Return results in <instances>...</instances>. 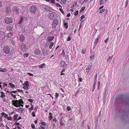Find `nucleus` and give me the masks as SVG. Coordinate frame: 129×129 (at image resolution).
I'll return each instance as SVG.
<instances>
[{
  "label": "nucleus",
  "mask_w": 129,
  "mask_h": 129,
  "mask_svg": "<svg viewBox=\"0 0 129 129\" xmlns=\"http://www.w3.org/2000/svg\"><path fill=\"white\" fill-rule=\"evenodd\" d=\"M67 0H61L60 3L62 4H65L67 3Z\"/></svg>",
  "instance_id": "obj_12"
},
{
  "label": "nucleus",
  "mask_w": 129,
  "mask_h": 129,
  "mask_svg": "<svg viewBox=\"0 0 129 129\" xmlns=\"http://www.w3.org/2000/svg\"><path fill=\"white\" fill-rule=\"evenodd\" d=\"M11 11V9L9 8H6V11L8 13H9Z\"/></svg>",
  "instance_id": "obj_20"
},
{
  "label": "nucleus",
  "mask_w": 129,
  "mask_h": 129,
  "mask_svg": "<svg viewBox=\"0 0 129 129\" xmlns=\"http://www.w3.org/2000/svg\"><path fill=\"white\" fill-rule=\"evenodd\" d=\"M17 92V91H11L10 92V93H16Z\"/></svg>",
  "instance_id": "obj_54"
},
{
  "label": "nucleus",
  "mask_w": 129,
  "mask_h": 129,
  "mask_svg": "<svg viewBox=\"0 0 129 129\" xmlns=\"http://www.w3.org/2000/svg\"><path fill=\"white\" fill-rule=\"evenodd\" d=\"M27 100L29 101L31 103H33L34 100H32L31 99H28Z\"/></svg>",
  "instance_id": "obj_38"
},
{
  "label": "nucleus",
  "mask_w": 129,
  "mask_h": 129,
  "mask_svg": "<svg viewBox=\"0 0 129 129\" xmlns=\"http://www.w3.org/2000/svg\"><path fill=\"white\" fill-rule=\"evenodd\" d=\"M86 52V49L85 48H84L82 49L81 51L82 53L83 54H84Z\"/></svg>",
  "instance_id": "obj_29"
},
{
  "label": "nucleus",
  "mask_w": 129,
  "mask_h": 129,
  "mask_svg": "<svg viewBox=\"0 0 129 129\" xmlns=\"http://www.w3.org/2000/svg\"><path fill=\"white\" fill-rule=\"evenodd\" d=\"M33 109H34L33 106V105H32L31 106V108H29L28 109H29V111H31L32 110H33Z\"/></svg>",
  "instance_id": "obj_32"
},
{
  "label": "nucleus",
  "mask_w": 129,
  "mask_h": 129,
  "mask_svg": "<svg viewBox=\"0 0 129 129\" xmlns=\"http://www.w3.org/2000/svg\"><path fill=\"white\" fill-rule=\"evenodd\" d=\"M5 113L4 112H2L1 113V115L2 116H3L4 115H5Z\"/></svg>",
  "instance_id": "obj_64"
},
{
  "label": "nucleus",
  "mask_w": 129,
  "mask_h": 129,
  "mask_svg": "<svg viewBox=\"0 0 129 129\" xmlns=\"http://www.w3.org/2000/svg\"><path fill=\"white\" fill-rule=\"evenodd\" d=\"M13 35V33H9L8 34V37H11Z\"/></svg>",
  "instance_id": "obj_26"
},
{
  "label": "nucleus",
  "mask_w": 129,
  "mask_h": 129,
  "mask_svg": "<svg viewBox=\"0 0 129 129\" xmlns=\"http://www.w3.org/2000/svg\"><path fill=\"white\" fill-rule=\"evenodd\" d=\"M104 11L105 10H104V9H102L100 10V13H102L104 12Z\"/></svg>",
  "instance_id": "obj_49"
},
{
  "label": "nucleus",
  "mask_w": 129,
  "mask_h": 129,
  "mask_svg": "<svg viewBox=\"0 0 129 129\" xmlns=\"http://www.w3.org/2000/svg\"><path fill=\"white\" fill-rule=\"evenodd\" d=\"M95 85H94L92 86V91H93L94 90L95 88Z\"/></svg>",
  "instance_id": "obj_53"
},
{
  "label": "nucleus",
  "mask_w": 129,
  "mask_h": 129,
  "mask_svg": "<svg viewBox=\"0 0 129 129\" xmlns=\"http://www.w3.org/2000/svg\"><path fill=\"white\" fill-rule=\"evenodd\" d=\"M85 7H82L81 9L80 12H82L85 9Z\"/></svg>",
  "instance_id": "obj_28"
},
{
  "label": "nucleus",
  "mask_w": 129,
  "mask_h": 129,
  "mask_svg": "<svg viewBox=\"0 0 129 129\" xmlns=\"http://www.w3.org/2000/svg\"><path fill=\"white\" fill-rule=\"evenodd\" d=\"M10 86L13 88H15V86L14 85L13 83H9Z\"/></svg>",
  "instance_id": "obj_19"
},
{
  "label": "nucleus",
  "mask_w": 129,
  "mask_h": 129,
  "mask_svg": "<svg viewBox=\"0 0 129 129\" xmlns=\"http://www.w3.org/2000/svg\"><path fill=\"white\" fill-rule=\"evenodd\" d=\"M12 102L13 103L12 105L16 107H20L19 104V100H14L12 101Z\"/></svg>",
  "instance_id": "obj_3"
},
{
  "label": "nucleus",
  "mask_w": 129,
  "mask_h": 129,
  "mask_svg": "<svg viewBox=\"0 0 129 129\" xmlns=\"http://www.w3.org/2000/svg\"><path fill=\"white\" fill-rule=\"evenodd\" d=\"M44 65H45V64L43 63L41 64L39 66V67H40V68H42L44 67Z\"/></svg>",
  "instance_id": "obj_31"
},
{
  "label": "nucleus",
  "mask_w": 129,
  "mask_h": 129,
  "mask_svg": "<svg viewBox=\"0 0 129 129\" xmlns=\"http://www.w3.org/2000/svg\"><path fill=\"white\" fill-rule=\"evenodd\" d=\"M28 53H25L24 55V56L25 57H27L28 56Z\"/></svg>",
  "instance_id": "obj_55"
},
{
  "label": "nucleus",
  "mask_w": 129,
  "mask_h": 129,
  "mask_svg": "<svg viewBox=\"0 0 129 129\" xmlns=\"http://www.w3.org/2000/svg\"><path fill=\"white\" fill-rule=\"evenodd\" d=\"M53 38L52 37H49L47 38L48 41L49 42H50L53 40Z\"/></svg>",
  "instance_id": "obj_16"
},
{
  "label": "nucleus",
  "mask_w": 129,
  "mask_h": 129,
  "mask_svg": "<svg viewBox=\"0 0 129 129\" xmlns=\"http://www.w3.org/2000/svg\"><path fill=\"white\" fill-rule=\"evenodd\" d=\"M119 112H121L122 113L121 117L122 120L125 121L128 119L129 111L125 110L123 111L121 110V111H120Z\"/></svg>",
  "instance_id": "obj_1"
},
{
  "label": "nucleus",
  "mask_w": 129,
  "mask_h": 129,
  "mask_svg": "<svg viewBox=\"0 0 129 129\" xmlns=\"http://www.w3.org/2000/svg\"><path fill=\"white\" fill-rule=\"evenodd\" d=\"M12 119V117L11 116L8 117L7 119L9 120H11Z\"/></svg>",
  "instance_id": "obj_48"
},
{
  "label": "nucleus",
  "mask_w": 129,
  "mask_h": 129,
  "mask_svg": "<svg viewBox=\"0 0 129 129\" xmlns=\"http://www.w3.org/2000/svg\"><path fill=\"white\" fill-rule=\"evenodd\" d=\"M19 109H20V110H21L20 111H21V113L23 112L24 111L23 109L22 108H18V110H19Z\"/></svg>",
  "instance_id": "obj_36"
},
{
  "label": "nucleus",
  "mask_w": 129,
  "mask_h": 129,
  "mask_svg": "<svg viewBox=\"0 0 129 129\" xmlns=\"http://www.w3.org/2000/svg\"><path fill=\"white\" fill-rule=\"evenodd\" d=\"M109 39V38H108L106 40H105V42L106 43H107V42Z\"/></svg>",
  "instance_id": "obj_45"
},
{
  "label": "nucleus",
  "mask_w": 129,
  "mask_h": 129,
  "mask_svg": "<svg viewBox=\"0 0 129 129\" xmlns=\"http://www.w3.org/2000/svg\"><path fill=\"white\" fill-rule=\"evenodd\" d=\"M21 119V117L20 116L19 118L17 119V121H16V122H17V121L19 120L20 119Z\"/></svg>",
  "instance_id": "obj_60"
},
{
  "label": "nucleus",
  "mask_w": 129,
  "mask_h": 129,
  "mask_svg": "<svg viewBox=\"0 0 129 129\" xmlns=\"http://www.w3.org/2000/svg\"><path fill=\"white\" fill-rule=\"evenodd\" d=\"M5 22L7 24H9L12 23L13 22L12 19L10 18L7 17L5 19Z\"/></svg>",
  "instance_id": "obj_6"
},
{
  "label": "nucleus",
  "mask_w": 129,
  "mask_h": 129,
  "mask_svg": "<svg viewBox=\"0 0 129 129\" xmlns=\"http://www.w3.org/2000/svg\"><path fill=\"white\" fill-rule=\"evenodd\" d=\"M71 39V38L70 37H68V39L67 40V41H69Z\"/></svg>",
  "instance_id": "obj_61"
},
{
  "label": "nucleus",
  "mask_w": 129,
  "mask_h": 129,
  "mask_svg": "<svg viewBox=\"0 0 129 129\" xmlns=\"http://www.w3.org/2000/svg\"><path fill=\"white\" fill-rule=\"evenodd\" d=\"M58 22L57 19L54 20L52 22V27L54 28H55L58 25Z\"/></svg>",
  "instance_id": "obj_5"
},
{
  "label": "nucleus",
  "mask_w": 129,
  "mask_h": 129,
  "mask_svg": "<svg viewBox=\"0 0 129 129\" xmlns=\"http://www.w3.org/2000/svg\"><path fill=\"white\" fill-rule=\"evenodd\" d=\"M28 83L29 82L28 81H25L24 82V84L25 85H28Z\"/></svg>",
  "instance_id": "obj_37"
},
{
  "label": "nucleus",
  "mask_w": 129,
  "mask_h": 129,
  "mask_svg": "<svg viewBox=\"0 0 129 129\" xmlns=\"http://www.w3.org/2000/svg\"><path fill=\"white\" fill-rule=\"evenodd\" d=\"M41 123V124L45 126H46V123L44 122H42Z\"/></svg>",
  "instance_id": "obj_42"
},
{
  "label": "nucleus",
  "mask_w": 129,
  "mask_h": 129,
  "mask_svg": "<svg viewBox=\"0 0 129 129\" xmlns=\"http://www.w3.org/2000/svg\"><path fill=\"white\" fill-rule=\"evenodd\" d=\"M7 30L10 31H11L12 30V28L10 27H7Z\"/></svg>",
  "instance_id": "obj_23"
},
{
  "label": "nucleus",
  "mask_w": 129,
  "mask_h": 129,
  "mask_svg": "<svg viewBox=\"0 0 129 129\" xmlns=\"http://www.w3.org/2000/svg\"><path fill=\"white\" fill-rule=\"evenodd\" d=\"M54 45V43L53 42H51L50 43V44L49 45V48L50 49H51L53 46Z\"/></svg>",
  "instance_id": "obj_18"
},
{
  "label": "nucleus",
  "mask_w": 129,
  "mask_h": 129,
  "mask_svg": "<svg viewBox=\"0 0 129 129\" xmlns=\"http://www.w3.org/2000/svg\"><path fill=\"white\" fill-rule=\"evenodd\" d=\"M64 26L66 29H67L68 28V25L67 23H64Z\"/></svg>",
  "instance_id": "obj_24"
},
{
  "label": "nucleus",
  "mask_w": 129,
  "mask_h": 129,
  "mask_svg": "<svg viewBox=\"0 0 129 129\" xmlns=\"http://www.w3.org/2000/svg\"><path fill=\"white\" fill-rule=\"evenodd\" d=\"M79 81L80 82H81L82 81L83 79L82 78H79Z\"/></svg>",
  "instance_id": "obj_57"
},
{
  "label": "nucleus",
  "mask_w": 129,
  "mask_h": 129,
  "mask_svg": "<svg viewBox=\"0 0 129 129\" xmlns=\"http://www.w3.org/2000/svg\"><path fill=\"white\" fill-rule=\"evenodd\" d=\"M44 9L46 10L49 11L50 12L52 11V9H51L49 7H47V6H46L44 7Z\"/></svg>",
  "instance_id": "obj_11"
},
{
  "label": "nucleus",
  "mask_w": 129,
  "mask_h": 129,
  "mask_svg": "<svg viewBox=\"0 0 129 129\" xmlns=\"http://www.w3.org/2000/svg\"><path fill=\"white\" fill-rule=\"evenodd\" d=\"M13 10L14 11H16L17 12L18 11V9H17V7H16V6H14L13 8Z\"/></svg>",
  "instance_id": "obj_25"
},
{
  "label": "nucleus",
  "mask_w": 129,
  "mask_h": 129,
  "mask_svg": "<svg viewBox=\"0 0 129 129\" xmlns=\"http://www.w3.org/2000/svg\"><path fill=\"white\" fill-rule=\"evenodd\" d=\"M56 14L54 13H52L50 14V18L51 19H54L56 17Z\"/></svg>",
  "instance_id": "obj_7"
},
{
  "label": "nucleus",
  "mask_w": 129,
  "mask_h": 129,
  "mask_svg": "<svg viewBox=\"0 0 129 129\" xmlns=\"http://www.w3.org/2000/svg\"><path fill=\"white\" fill-rule=\"evenodd\" d=\"M7 71V70L6 69H2L0 68V72H6Z\"/></svg>",
  "instance_id": "obj_15"
},
{
  "label": "nucleus",
  "mask_w": 129,
  "mask_h": 129,
  "mask_svg": "<svg viewBox=\"0 0 129 129\" xmlns=\"http://www.w3.org/2000/svg\"><path fill=\"white\" fill-rule=\"evenodd\" d=\"M94 58V56H90V59L91 60H93Z\"/></svg>",
  "instance_id": "obj_40"
},
{
  "label": "nucleus",
  "mask_w": 129,
  "mask_h": 129,
  "mask_svg": "<svg viewBox=\"0 0 129 129\" xmlns=\"http://www.w3.org/2000/svg\"><path fill=\"white\" fill-rule=\"evenodd\" d=\"M50 2L52 4H54L55 3V0H51Z\"/></svg>",
  "instance_id": "obj_43"
},
{
  "label": "nucleus",
  "mask_w": 129,
  "mask_h": 129,
  "mask_svg": "<svg viewBox=\"0 0 129 129\" xmlns=\"http://www.w3.org/2000/svg\"><path fill=\"white\" fill-rule=\"evenodd\" d=\"M17 91L19 92H21L22 93H23V90H21L18 89L17 90Z\"/></svg>",
  "instance_id": "obj_39"
},
{
  "label": "nucleus",
  "mask_w": 129,
  "mask_h": 129,
  "mask_svg": "<svg viewBox=\"0 0 129 129\" xmlns=\"http://www.w3.org/2000/svg\"><path fill=\"white\" fill-rule=\"evenodd\" d=\"M29 85H24L23 87V88L25 90H27L29 89Z\"/></svg>",
  "instance_id": "obj_14"
},
{
  "label": "nucleus",
  "mask_w": 129,
  "mask_h": 129,
  "mask_svg": "<svg viewBox=\"0 0 129 129\" xmlns=\"http://www.w3.org/2000/svg\"><path fill=\"white\" fill-rule=\"evenodd\" d=\"M92 68V66L91 65H88L87 66V68L84 70L86 74L88 76L89 75H90L89 72L90 70Z\"/></svg>",
  "instance_id": "obj_2"
},
{
  "label": "nucleus",
  "mask_w": 129,
  "mask_h": 129,
  "mask_svg": "<svg viewBox=\"0 0 129 129\" xmlns=\"http://www.w3.org/2000/svg\"><path fill=\"white\" fill-rule=\"evenodd\" d=\"M18 116V114H15L14 115V116H13L14 118V120H15L17 119V117Z\"/></svg>",
  "instance_id": "obj_27"
},
{
  "label": "nucleus",
  "mask_w": 129,
  "mask_h": 129,
  "mask_svg": "<svg viewBox=\"0 0 129 129\" xmlns=\"http://www.w3.org/2000/svg\"><path fill=\"white\" fill-rule=\"evenodd\" d=\"M1 95L0 96V97L2 98L5 97L6 95H5L4 93L3 92L1 91Z\"/></svg>",
  "instance_id": "obj_13"
},
{
  "label": "nucleus",
  "mask_w": 129,
  "mask_h": 129,
  "mask_svg": "<svg viewBox=\"0 0 129 129\" xmlns=\"http://www.w3.org/2000/svg\"><path fill=\"white\" fill-rule=\"evenodd\" d=\"M67 109L68 111H70L71 110V108L70 107H68L67 108Z\"/></svg>",
  "instance_id": "obj_51"
},
{
  "label": "nucleus",
  "mask_w": 129,
  "mask_h": 129,
  "mask_svg": "<svg viewBox=\"0 0 129 129\" xmlns=\"http://www.w3.org/2000/svg\"><path fill=\"white\" fill-rule=\"evenodd\" d=\"M61 66L63 68H65L67 66V64L63 61H61L60 62Z\"/></svg>",
  "instance_id": "obj_9"
},
{
  "label": "nucleus",
  "mask_w": 129,
  "mask_h": 129,
  "mask_svg": "<svg viewBox=\"0 0 129 129\" xmlns=\"http://www.w3.org/2000/svg\"><path fill=\"white\" fill-rule=\"evenodd\" d=\"M19 40L21 42H23L25 40V37L23 35H21L19 36Z\"/></svg>",
  "instance_id": "obj_8"
},
{
  "label": "nucleus",
  "mask_w": 129,
  "mask_h": 129,
  "mask_svg": "<svg viewBox=\"0 0 129 129\" xmlns=\"http://www.w3.org/2000/svg\"><path fill=\"white\" fill-rule=\"evenodd\" d=\"M3 87H7V84L6 83H3Z\"/></svg>",
  "instance_id": "obj_41"
},
{
  "label": "nucleus",
  "mask_w": 129,
  "mask_h": 129,
  "mask_svg": "<svg viewBox=\"0 0 129 129\" xmlns=\"http://www.w3.org/2000/svg\"><path fill=\"white\" fill-rule=\"evenodd\" d=\"M11 95L12 96H13L14 98H16V95H14L13 94H11Z\"/></svg>",
  "instance_id": "obj_52"
},
{
  "label": "nucleus",
  "mask_w": 129,
  "mask_h": 129,
  "mask_svg": "<svg viewBox=\"0 0 129 129\" xmlns=\"http://www.w3.org/2000/svg\"><path fill=\"white\" fill-rule=\"evenodd\" d=\"M19 104L20 105L22 104H23L24 103V102L23 101H22V99H20L19 100Z\"/></svg>",
  "instance_id": "obj_21"
},
{
  "label": "nucleus",
  "mask_w": 129,
  "mask_h": 129,
  "mask_svg": "<svg viewBox=\"0 0 129 129\" xmlns=\"http://www.w3.org/2000/svg\"><path fill=\"white\" fill-rule=\"evenodd\" d=\"M49 120H51L52 118V116H50L49 117Z\"/></svg>",
  "instance_id": "obj_58"
},
{
  "label": "nucleus",
  "mask_w": 129,
  "mask_h": 129,
  "mask_svg": "<svg viewBox=\"0 0 129 129\" xmlns=\"http://www.w3.org/2000/svg\"><path fill=\"white\" fill-rule=\"evenodd\" d=\"M37 10V7L35 6H32L30 8V11L32 13H35Z\"/></svg>",
  "instance_id": "obj_4"
},
{
  "label": "nucleus",
  "mask_w": 129,
  "mask_h": 129,
  "mask_svg": "<svg viewBox=\"0 0 129 129\" xmlns=\"http://www.w3.org/2000/svg\"><path fill=\"white\" fill-rule=\"evenodd\" d=\"M55 5L57 7H60L62 8V7L60 5V4L58 3H57Z\"/></svg>",
  "instance_id": "obj_33"
},
{
  "label": "nucleus",
  "mask_w": 129,
  "mask_h": 129,
  "mask_svg": "<svg viewBox=\"0 0 129 129\" xmlns=\"http://www.w3.org/2000/svg\"><path fill=\"white\" fill-rule=\"evenodd\" d=\"M78 10H77V11H76L75 12L74 14V15L75 16H76L78 15Z\"/></svg>",
  "instance_id": "obj_35"
},
{
  "label": "nucleus",
  "mask_w": 129,
  "mask_h": 129,
  "mask_svg": "<svg viewBox=\"0 0 129 129\" xmlns=\"http://www.w3.org/2000/svg\"><path fill=\"white\" fill-rule=\"evenodd\" d=\"M32 115L34 117H35L36 116V115L35 114V113L34 112H33L32 113Z\"/></svg>",
  "instance_id": "obj_44"
},
{
  "label": "nucleus",
  "mask_w": 129,
  "mask_h": 129,
  "mask_svg": "<svg viewBox=\"0 0 129 129\" xmlns=\"http://www.w3.org/2000/svg\"><path fill=\"white\" fill-rule=\"evenodd\" d=\"M113 55H112L111 56H109V58L107 60V61L108 62L110 61L111 60L113 57Z\"/></svg>",
  "instance_id": "obj_22"
},
{
  "label": "nucleus",
  "mask_w": 129,
  "mask_h": 129,
  "mask_svg": "<svg viewBox=\"0 0 129 129\" xmlns=\"http://www.w3.org/2000/svg\"><path fill=\"white\" fill-rule=\"evenodd\" d=\"M58 96H59L58 94L57 93H56V95H55V96H56V98H57Z\"/></svg>",
  "instance_id": "obj_59"
},
{
  "label": "nucleus",
  "mask_w": 129,
  "mask_h": 129,
  "mask_svg": "<svg viewBox=\"0 0 129 129\" xmlns=\"http://www.w3.org/2000/svg\"><path fill=\"white\" fill-rule=\"evenodd\" d=\"M23 21V20L21 19V20L18 23V24H21L22 23V22Z\"/></svg>",
  "instance_id": "obj_56"
},
{
  "label": "nucleus",
  "mask_w": 129,
  "mask_h": 129,
  "mask_svg": "<svg viewBox=\"0 0 129 129\" xmlns=\"http://www.w3.org/2000/svg\"><path fill=\"white\" fill-rule=\"evenodd\" d=\"M4 50L6 54L9 53L10 51V48L8 47H6L4 48Z\"/></svg>",
  "instance_id": "obj_10"
},
{
  "label": "nucleus",
  "mask_w": 129,
  "mask_h": 129,
  "mask_svg": "<svg viewBox=\"0 0 129 129\" xmlns=\"http://www.w3.org/2000/svg\"><path fill=\"white\" fill-rule=\"evenodd\" d=\"M84 17L85 16L84 15H82L80 17V18L81 19V20L83 19L84 18Z\"/></svg>",
  "instance_id": "obj_46"
},
{
  "label": "nucleus",
  "mask_w": 129,
  "mask_h": 129,
  "mask_svg": "<svg viewBox=\"0 0 129 129\" xmlns=\"http://www.w3.org/2000/svg\"><path fill=\"white\" fill-rule=\"evenodd\" d=\"M31 127L33 129H35V126L34 124H32L31 125Z\"/></svg>",
  "instance_id": "obj_34"
},
{
  "label": "nucleus",
  "mask_w": 129,
  "mask_h": 129,
  "mask_svg": "<svg viewBox=\"0 0 129 129\" xmlns=\"http://www.w3.org/2000/svg\"><path fill=\"white\" fill-rule=\"evenodd\" d=\"M125 103H126V104H127L128 105H129V101H127V102H125Z\"/></svg>",
  "instance_id": "obj_63"
},
{
  "label": "nucleus",
  "mask_w": 129,
  "mask_h": 129,
  "mask_svg": "<svg viewBox=\"0 0 129 129\" xmlns=\"http://www.w3.org/2000/svg\"><path fill=\"white\" fill-rule=\"evenodd\" d=\"M65 54V52H64V50H63L62 51V53H61V55H62L63 56H64Z\"/></svg>",
  "instance_id": "obj_47"
},
{
  "label": "nucleus",
  "mask_w": 129,
  "mask_h": 129,
  "mask_svg": "<svg viewBox=\"0 0 129 129\" xmlns=\"http://www.w3.org/2000/svg\"><path fill=\"white\" fill-rule=\"evenodd\" d=\"M60 11L63 14H64V12L63 11L62 9L61 8H60L59 9Z\"/></svg>",
  "instance_id": "obj_30"
},
{
  "label": "nucleus",
  "mask_w": 129,
  "mask_h": 129,
  "mask_svg": "<svg viewBox=\"0 0 129 129\" xmlns=\"http://www.w3.org/2000/svg\"><path fill=\"white\" fill-rule=\"evenodd\" d=\"M99 38H97L96 39L94 43V45L95 46H96L97 45V44L99 41Z\"/></svg>",
  "instance_id": "obj_17"
},
{
  "label": "nucleus",
  "mask_w": 129,
  "mask_h": 129,
  "mask_svg": "<svg viewBox=\"0 0 129 129\" xmlns=\"http://www.w3.org/2000/svg\"><path fill=\"white\" fill-rule=\"evenodd\" d=\"M8 117V115L7 114H5V115L4 116V117L6 118H7V119Z\"/></svg>",
  "instance_id": "obj_50"
},
{
  "label": "nucleus",
  "mask_w": 129,
  "mask_h": 129,
  "mask_svg": "<svg viewBox=\"0 0 129 129\" xmlns=\"http://www.w3.org/2000/svg\"><path fill=\"white\" fill-rule=\"evenodd\" d=\"M28 75L30 76H33V74H32V73H28Z\"/></svg>",
  "instance_id": "obj_62"
}]
</instances>
